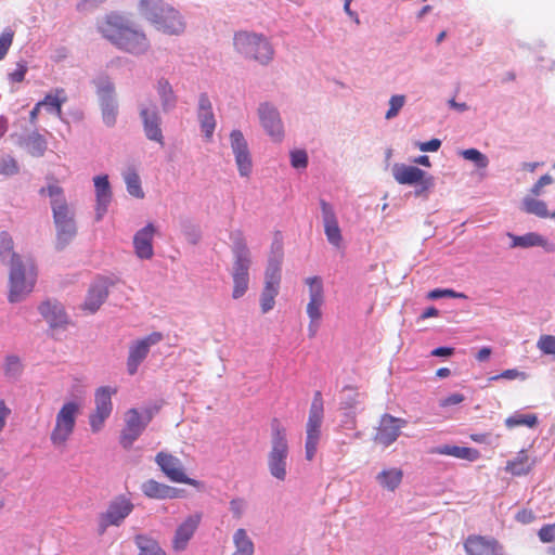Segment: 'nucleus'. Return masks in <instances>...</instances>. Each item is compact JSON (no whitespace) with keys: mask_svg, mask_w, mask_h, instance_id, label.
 I'll return each instance as SVG.
<instances>
[{"mask_svg":"<svg viewBox=\"0 0 555 555\" xmlns=\"http://www.w3.org/2000/svg\"><path fill=\"white\" fill-rule=\"evenodd\" d=\"M392 176L399 184H421L422 191H427L433 185L430 177H426L425 171L415 166L405 164H395L392 166Z\"/></svg>","mask_w":555,"mask_h":555,"instance_id":"obj_17","label":"nucleus"},{"mask_svg":"<svg viewBox=\"0 0 555 555\" xmlns=\"http://www.w3.org/2000/svg\"><path fill=\"white\" fill-rule=\"evenodd\" d=\"M323 399L320 391H315L309 410V416L306 425V459L312 461L321 438V425L323 422Z\"/></svg>","mask_w":555,"mask_h":555,"instance_id":"obj_9","label":"nucleus"},{"mask_svg":"<svg viewBox=\"0 0 555 555\" xmlns=\"http://www.w3.org/2000/svg\"><path fill=\"white\" fill-rule=\"evenodd\" d=\"M96 28L103 38L121 51L140 55L150 49L146 34L121 13L104 15L98 21Z\"/></svg>","mask_w":555,"mask_h":555,"instance_id":"obj_2","label":"nucleus"},{"mask_svg":"<svg viewBox=\"0 0 555 555\" xmlns=\"http://www.w3.org/2000/svg\"><path fill=\"white\" fill-rule=\"evenodd\" d=\"M454 352L453 348L450 347H438L431 351L434 357H450Z\"/></svg>","mask_w":555,"mask_h":555,"instance_id":"obj_60","label":"nucleus"},{"mask_svg":"<svg viewBox=\"0 0 555 555\" xmlns=\"http://www.w3.org/2000/svg\"><path fill=\"white\" fill-rule=\"evenodd\" d=\"M538 537L543 543H552L555 541V522L547 524L540 528Z\"/></svg>","mask_w":555,"mask_h":555,"instance_id":"obj_52","label":"nucleus"},{"mask_svg":"<svg viewBox=\"0 0 555 555\" xmlns=\"http://www.w3.org/2000/svg\"><path fill=\"white\" fill-rule=\"evenodd\" d=\"M508 236L512 238V247L528 248L532 246L546 245V240L542 235L534 232H530L520 236L508 234Z\"/></svg>","mask_w":555,"mask_h":555,"instance_id":"obj_37","label":"nucleus"},{"mask_svg":"<svg viewBox=\"0 0 555 555\" xmlns=\"http://www.w3.org/2000/svg\"><path fill=\"white\" fill-rule=\"evenodd\" d=\"M537 347L544 354H555V336L541 335L538 339Z\"/></svg>","mask_w":555,"mask_h":555,"instance_id":"obj_47","label":"nucleus"},{"mask_svg":"<svg viewBox=\"0 0 555 555\" xmlns=\"http://www.w3.org/2000/svg\"><path fill=\"white\" fill-rule=\"evenodd\" d=\"M320 206L322 210V219L326 238L332 245L339 246L343 237L335 211L333 207L324 199L320 201Z\"/></svg>","mask_w":555,"mask_h":555,"instance_id":"obj_22","label":"nucleus"},{"mask_svg":"<svg viewBox=\"0 0 555 555\" xmlns=\"http://www.w3.org/2000/svg\"><path fill=\"white\" fill-rule=\"evenodd\" d=\"M308 287L309 301L307 304V314L309 318L322 319V307L325 304V293L323 281L320 276H309L305 280Z\"/></svg>","mask_w":555,"mask_h":555,"instance_id":"obj_19","label":"nucleus"},{"mask_svg":"<svg viewBox=\"0 0 555 555\" xmlns=\"http://www.w3.org/2000/svg\"><path fill=\"white\" fill-rule=\"evenodd\" d=\"M442 297L466 298V296L463 293H456L455 291L450 288H436L428 293V298L430 299H439Z\"/></svg>","mask_w":555,"mask_h":555,"instance_id":"obj_51","label":"nucleus"},{"mask_svg":"<svg viewBox=\"0 0 555 555\" xmlns=\"http://www.w3.org/2000/svg\"><path fill=\"white\" fill-rule=\"evenodd\" d=\"M67 101V96L65 94L64 89L57 88L54 90V93H48L42 101V106H47L48 109H53L55 115L61 118L62 117V105Z\"/></svg>","mask_w":555,"mask_h":555,"instance_id":"obj_35","label":"nucleus"},{"mask_svg":"<svg viewBox=\"0 0 555 555\" xmlns=\"http://www.w3.org/2000/svg\"><path fill=\"white\" fill-rule=\"evenodd\" d=\"M105 0H81L77 4V10L79 11H89L96 8L99 4L103 3Z\"/></svg>","mask_w":555,"mask_h":555,"instance_id":"obj_58","label":"nucleus"},{"mask_svg":"<svg viewBox=\"0 0 555 555\" xmlns=\"http://www.w3.org/2000/svg\"><path fill=\"white\" fill-rule=\"evenodd\" d=\"M430 453L453 456L469 462L477 461L480 457V452L477 449L451 444L435 447L430 450Z\"/></svg>","mask_w":555,"mask_h":555,"instance_id":"obj_29","label":"nucleus"},{"mask_svg":"<svg viewBox=\"0 0 555 555\" xmlns=\"http://www.w3.org/2000/svg\"><path fill=\"white\" fill-rule=\"evenodd\" d=\"M463 545L467 555H505L503 546L492 537L470 534Z\"/></svg>","mask_w":555,"mask_h":555,"instance_id":"obj_16","label":"nucleus"},{"mask_svg":"<svg viewBox=\"0 0 555 555\" xmlns=\"http://www.w3.org/2000/svg\"><path fill=\"white\" fill-rule=\"evenodd\" d=\"M533 463L527 452L521 450L517 456L506 462L505 472L514 476L527 475L532 469Z\"/></svg>","mask_w":555,"mask_h":555,"instance_id":"obj_32","label":"nucleus"},{"mask_svg":"<svg viewBox=\"0 0 555 555\" xmlns=\"http://www.w3.org/2000/svg\"><path fill=\"white\" fill-rule=\"evenodd\" d=\"M155 462L171 481L191 486L196 483L194 479L185 475L181 461L172 454L163 451L158 452L155 456Z\"/></svg>","mask_w":555,"mask_h":555,"instance_id":"obj_15","label":"nucleus"},{"mask_svg":"<svg viewBox=\"0 0 555 555\" xmlns=\"http://www.w3.org/2000/svg\"><path fill=\"white\" fill-rule=\"evenodd\" d=\"M438 314H439V311L435 307H428L421 314V319L425 320L428 318L437 317Z\"/></svg>","mask_w":555,"mask_h":555,"instance_id":"obj_64","label":"nucleus"},{"mask_svg":"<svg viewBox=\"0 0 555 555\" xmlns=\"http://www.w3.org/2000/svg\"><path fill=\"white\" fill-rule=\"evenodd\" d=\"M152 418L153 414L151 410H147L145 415H141L137 409H129L125 414V426L119 436L121 447L126 450L130 449L133 442L142 435Z\"/></svg>","mask_w":555,"mask_h":555,"instance_id":"obj_10","label":"nucleus"},{"mask_svg":"<svg viewBox=\"0 0 555 555\" xmlns=\"http://www.w3.org/2000/svg\"><path fill=\"white\" fill-rule=\"evenodd\" d=\"M95 188V219L100 221L107 211L108 205L112 202V190L106 175L96 176L93 179Z\"/></svg>","mask_w":555,"mask_h":555,"instance_id":"obj_20","label":"nucleus"},{"mask_svg":"<svg viewBox=\"0 0 555 555\" xmlns=\"http://www.w3.org/2000/svg\"><path fill=\"white\" fill-rule=\"evenodd\" d=\"M143 16L164 34L179 36L184 33L186 23L182 14L163 0H141Z\"/></svg>","mask_w":555,"mask_h":555,"instance_id":"obj_4","label":"nucleus"},{"mask_svg":"<svg viewBox=\"0 0 555 555\" xmlns=\"http://www.w3.org/2000/svg\"><path fill=\"white\" fill-rule=\"evenodd\" d=\"M133 507L128 498L124 495L115 498L99 517V533L103 534L111 526H119L131 514Z\"/></svg>","mask_w":555,"mask_h":555,"instance_id":"obj_12","label":"nucleus"},{"mask_svg":"<svg viewBox=\"0 0 555 555\" xmlns=\"http://www.w3.org/2000/svg\"><path fill=\"white\" fill-rule=\"evenodd\" d=\"M520 375H524V374L520 373L519 371H517L516 369H509V370L503 371L499 375H495V376L491 377V379L492 380L500 379V378L515 379V378L519 377Z\"/></svg>","mask_w":555,"mask_h":555,"instance_id":"obj_57","label":"nucleus"},{"mask_svg":"<svg viewBox=\"0 0 555 555\" xmlns=\"http://www.w3.org/2000/svg\"><path fill=\"white\" fill-rule=\"evenodd\" d=\"M291 163L294 168H306L308 164L307 153L302 150L292 152Z\"/></svg>","mask_w":555,"mask_h":555,"instance_id":"obj_53","label":"nucleus"},{"mask_svg":"<svg viewBox=\"0 0 555 555\" xmlns=\"http://www.w3.org/2000/svg\"><path fill=\"white\" fill-rule=\"evenodd\" d=\"M14 33L11 29H5L0 35V61L4 59L10 47L13 42Z\"/></svg>","mask_w":555,"mask_h":555,"instance_id":"obj_49","label":"nucleus"},{"mask_svg":"<svg viewBox=\"0 0 555 555\" xmlns=\"http://www.w3.org/2000/svg\"><path fill=\"white\" fill-rule=\"evenodd\" d=\"M278 293H279V286L264 284L263 291L261 293V298H260L261 311L263 313H267L268 311L273 309L274 304H275V297H276Z\"/></svg>","mask_w":555,"mask_h":555,"instance_id":"obj_41","label":"nucleus"},{"mask_svg":"<svg viewBox=\"0 0 555 555\" xmlns=\"http://www.w3.org/2000/svg\"><path fill=\"white\" fill-rule=\"evenodd\" d=\"M107 295L108 291L104 285L91 286L82 305V309L89 313H94L105 301Z\"/></svg>","mask_w":555,"mask_h":555,"instance_id":"obj_31","label":"nucleus"},{"mask_svg":"<svg viewBox=\"0 0 555 555\" xmlns=\"http://www.w3.org/2000/svg\"><path fill=\"white\" fill-rule=\"evenodd\" d=\"M230 508L234 516L240 518L243 514L244 501L242 499H233L230 502Z\"/></svg>","mask_w":555,"mask_h":555,"instance_id":"obj_59","label":"nucleus"},{"mask_svg":"<svg viewBox=\"0 0 555 555\" xmlns=\"http://www.w3.org/2000/svg\"><path fill=\"white\" fill-rule=\"evenodd\" d=\"M463 401L464 396L462 393H452L440 401V406L446 408L450 405H456L462 403Z\"/></svg>","mask_w":555,"mask_h":555,"instance_id":"obj_55","label":"nucleus"},{"mask_svg":"<svg viewBox=\"0 0 555 555\" xmlns=\"http://www.w3.org/2000/svg\"><path fill=\"white\" fill-rule=\"evenodd\" d=\"M281 267L278 261H270L266 271V283L268 285L280 286Z\"/></svg>","mask_w":555,"mask_h":555,"instance_id":"obj_45","label":"nucleus"},{"mask_svg":"<svg viewBox=\"0 0 555 555\" xmlns=\"http://www.w3.org/2000/svg\"><path fill=\"white\" fill-rule=\"evenodd\" d=\"M39 311L51 327H63L67 324V315L60 302L44 301L39 306Z\"/></svg>","mask_w":555,"mask_h":555,"instance_id":"obj_27","label":"nucleus"},{"mask_svg":"<svg viewBox=\"0 0 555 555\" xmlns=\"http://www.w3.org/2000/svg\"><path fill=\"white\" fill-rule=\"evenodd\" d=\"M408 421L400 417H395L388 413L380 416L374 441L383 447L392 444L401 434V429L405 427Z\"/></svg>","mask_w":555,"mask_h":555,"instance_id":"obj_13","label":"nucleus"},{"mask_svg":"<svg viewBox=\"0 0 555 555\" xmlns=\"http://www.w3.org/2000/svg\"><path fill=\"white\" fill-rule=\"evenodd\" d=\"M18 170L17 165L14 159H9L5 166L0 170V172L4 175H13Z\"/></svg>","mask_w":555,"mask_h":555,"instance_id":"obj_61","label":"nucleus"},{"mask_svg":"<svg viewBox=\"0 0 555 555\" xmlns=\"http://www.w3.org/2000/svg\"><path fill=\"white\" fill-rule=\"evenodd\" d=\"M23 370L22 362L16 356H8L4 363V373L10 377H16Z\"/></svg>","mask_w":555,"mask_h":555,"instance_id":"obj_46","label":"nucleus"},{"mask_svg":"<svg viewBox=\"0 0 555 555\" xmlns=\"http://www.w3.org/2000/svg\"><path fill=\"white\" fill-rule=\"evenodd\" d=\"M271 448L268 453V469L278 481H285L287 477V459L289 447L286 429L278 418L271 421Z\"/></svg>","mask_w":555,"mask_h":555,"instance_id":"obj_5","label":"nucleus"},{"mask_svg":"<svg viewBox=\"0 0 555 555\" xmlns=\"http://www.w3.org/2000/svg\"><path fill=\"white\" fill-rule=\"evenodd\" d=\"M405 103L404 95H392L389 100V109L386 112L385 117L387 119H391L396 117L399 111L403 107Z\"/></svg>","mask_w":555,"mask_h":555,"instance_id":"obj_48","label":"nucleus"},{"mask_svg":"<svg viewBox=\"0 0 555 555\" xmlns=\"http://www.w3.org/2000/svg\"><path fill=\"white\" fill-rule=\"evenodd\" d=\"M116 392L117 389L109 386H102L95 390V408L89 415V424L92 433H99L103 428L105 421L109 417L113 411L112 396Z\"/></svg>","mask_w":555,"mask_h":555,"instance_id":"obj_11","label":"nucleus"},{"mask_svg":"<svg viewBox=\"0 0 555 555\" xmlns=\"http://www.w3.org/2000/svg\"><path fill=\"white\" fill-rule=\"evenodd\" d=\"M128 193L135 198H143L144 192L141 186V179L134 169H129L124 175Z\"/></svg>","mask_w":555,"mask_h":555,"instance_id":"obj_39","label":"nucleus"},{"mask_svg":"<svg viewBox=\"0 0 555 555\" xmlns=\"http://www.w3.org/2000/svg\"><path fill=\"white\" fill-rule=\"evenodd\" d=\"M235 551L232 555H253L254 543L248 538L245 529H237L233 535Z\"/></svg>","mask_w":555,"mask_h":555,"instance_id":"obj_36","label":"nucleus"},{"mask_svg":"<svg viewBox=\"0 0 555 555\" xmlns=\"http://www.w3.org/2000/svg\"><path fill=\"white\" fill-rule=\"evenodd\" d=\"M80 405L75 401L65 402L55 416V424L50 434V441L56 448L65 447L76 427Z\"/></svg>","mask_w":555,"mask_h":555,"instance_id":"obj_8","label":"nucleus"},{"mask_svg":"<svg viewBox=\"0 0 555 555\" xmlns=\"http://www.w3.org/2000/svg\"><path fill=\"white\" fill-rule=\"evenodd\" d=\"M230 141L240 175L242 177H249L253 162L243 133L240 130H233L230 134Z\"/></svg>","mask_w":555,"mask_h":555,"instance_id":"obj_18","label":"nucleus"},{"mask_svg":"<svg viewBox=\"0 0 555 555\" xmlns=\"http://www.w3.org/2000/svg\"><path fill=\"white\" fill-rule=\"evenodd\" d=\"M461 155L465 159L474 162L477 165V167H479V168H486L489 164L487 156L485 154H482L480 151H478L477 149L463 150L461 152Z\"/></svg>","mask_w":555,"mask_h":555,"instance_id":"obj_44","label":"nucleus"},{"mask_svg":"<svg viewBox=\"0 0 555 555\" xmlns=\"http://www.w3.org/2000/svg\"><path fill=\"white\" fill-rule=\"evenodd\" d=\"M201 519V514L191 515L177 528L172 539V547L175 551H183L186 547L189 541L194 535Z\"/></svg>","mask_w":555,"mask_h":555,"instance_id":"obj_24","label":"nucleus"},{"mask_svg":"<svg viewBox=\"0 0 555 555\" xmlns=\"http://www.w3.org/2000/svg\"><path fill=\"white\" fill-rule=\"evenodd\" d=\"M522 210L527 214L534 215L542 219L550 217L546 203L534 197L528 196L524 198Z\"/></svg>","mask_w":555,"mask_h":555,"instance_id":"obj_38","label":"nucleus"},{"mask_svg":"<svg viewBox=\"0 0 555 555\" xmlns=\"http://www.w3.org/2000/svg\"><path fill=\"white\" fill-rule=\"evenodd\" d=\"M140 115L143 120L144 132L147 139L164 145V135L160 129V118L157 112H150L147 108H142Z\"/></svg>","mask_w":555,"mask_h":555,"instance_id":"obj_28","label":"nucleus"},{"mask_svg":"<svg viewBox=\"0 0 555 555\" xmlns=\"http://www.w3.org/2000/svg\"><path fill=\"white\" fill-rule=\"evenodd\" d=\"M134 543L139 550L138 555H166L159 543L150 535L138 534L134 538Z\"/></svg>","mask_w":555,"mask_h":555,"instance_id":"obj_34","label":"nucleus"},{"mask_svg":"<svg viewBox=\"0 0 555 555\" xmlns=\"http://www.w3.org/2000/svg\"><path fill=\"white\" fill-rule=\"evenodd\" d=\"M441 141L439 139H431L430 141L420 144V150L423 152H436L439 150Z\"/></svg>","mask_w":555,"mask_h":555,"instance_id":"obj_56","label":"nucleus"},{"mask_svg":"<svg viewBox=\"0 0 555 555\" xmlns=\"http://www.w3.org/2000/svg\"><path fill=\"white\" fill-rule=\"evenodd\" d=\"M344 397L341 398L340 405L343 409L351 410L359 404V392L353 387H345Z\"/></svg>","mask_w":555,"mask_h":555,"instance_id":"obj_43","label":"nucleus"},{"mask_svg":"<svg viewBox=\"0 0 555 555\" xmlns=\"http://www.w3.org/2000/svg\"><path fill=\"white\" fill-rule=\"evenodd\" d=\"M309 319H310V322L308 325L309 336L314 337L319 330L321 319H313V318H309Z\"/></svg>","mask_w":555,"mask_h":555,"instance_id":"obj_62","label":"nucleus"},{"mask_svg":"<svg viewBox=\"0 0 555 555\" xmlns=\"http://www.w3.org/2000/svg\"><path fill=\"white\" fill-rule=\"evenodd\" d=\"M233 246L232 253L234 255L233 262V292L232 297L234 299L241 298L248 289L249 283V267H250V254L246 244L245 238L241 232L233 234Z\"/></svg>","mask_w":555,"mask_h":555,"instance_id":"obj_6","label":"nucleus"},{"mask_svg":"<svg viewBox=\"0 0 555 555\" xmlns=\"http://www.w3.org/2000/svg\"><path fill=\"white\" fill-rule=\"evenodd\" d=\"M491 348L482 347L476 354V359L480 362L487 361L491 356Z\"/></svg>","mask_w":555,"mask_h":555,"instance_id":"obj_63","label":"nucleus"},{"mask_svg":"<svg viewBox=\"0 0 555 555\" xmlns=\"http://www.w3.org/2000/svg\"><path fill=\"white\" fill-rule=\"evenodd\" d=\"M156 229L153 223H147L139 230L133 237L135 255L141 259H151L154 255L153 237Z\"/></svg>","mask_w":555,"mask_h":555,"instance_id":"obj_23","label":"nucleus"},{"mask_svg":"<svg viewBox=\"0 0 555 555\" xmlns=\"http://www.w3.org/2000/svg\"><path fill=\"white\" fill-rule=\"evenodd\" d=\"M505 426L509 429L517 426L534 427L538 424V417L535 414H521L515 413L505 420Z\"/></svg>","mask_w":555,"mask_h":555,"instance_id":"obj_40","label":"nucleus"},{"mask_svg":"<svg viewBox=\"0 0 555 555\" xmlns=\"http://www.w3.org/2000/svg\"><path fill=\"white\" fill-rule=\"evenodd\" d=\"M197 117L202 131L204 132L206 139L210 140L216 128V119L212 113L211 102L205 93L201 94L198 100Z\"/></svg>","mask_w":555,"mask_h":555,"instance_id":"obj_25","label":"nucleus"},{"mask_svg":"<svg viewBox=\"0 0 555 555\" xmlns=\"http://www.w3.org/2000/svg\"><path fill=\"white\" fill-rule=\"evenodd\" d=\"M141 490L150 499L164 500L180 496L182 490L149 479L142 483Z\"/></svg>","mask_w":555,"mask_h":555,"instance_id":"obj_26","label":"nucleus"},{"mask_svg":"<svg viewBox=\"0 0 555 555\" xmlns=\"http://www.w3.org/2000/svg\"><path fill=\"white\" fill-rule=\"evenodd\" d=\"M234 48L244 57L262 65L268 64L274 55V49L268 38L256 33H236L234 35Z\"/></svg>","mask_w":555,"mask_h":555,"instance_id":"obj_7","label":"nucleus"},{"mask_svg":"<svg viewBox=\"0 0 555 555\" xmlns=\"http://www.w3.org/2000/svg\"><path fill=\"white\" fill-rule=\"evenodd\" d=\"M535 519V515L531 509L522 508L516 514V520L524 525L531 524Z\"/></svg>","mask_w":555,"mask_h":555,"instance_id":"obj_54","label":"nucleus"},{"mask_svg":"<svg viewBox=\"0 0 555 555\" xmlns=\"http://www.w3.org/2000/svg\"><path fill=\"white\" fill-rule=\"evenodd\" d=\"M27 70V63L25 61H20L16 63V68L13 72L9 73L8 77L12 82L20 83L24 81Z\"/></svg>","mask_w":555,"mask_h":555,"instance_id":"obj_50","label":"nucleus"},{"mask_svg":"<svg viewBox=\"0 0 555 555\" xmlns=\"http://www.w3.org/2000/svg\"><path fill=\"white\" fill-rule=\"evenodd\" d=\"M158 94L162 99L164 109L170 108L175 105L176 98L168 81L160 80L158 82Z\"/></svg>","mask_w":555,"mask_h":555,"instance_id":"obj_42","label":"nucleus"},{"mask_svg":"<svg viewBox=\"0 0 555 555\" xmlns=\"http://www.w3.org/2000/svg\"><path fill=\"white\" fill-rule=\"evenodd\" d=\"M260 121L274 141H281L283 138V125L279 112L269 104H261L259 107Z\"/></svg>","mask_w":555,"mask_h":555,"instance_id":"obj_21","label":"nucleus"},{"mask_svg":"<svg viewBox=\"0 0 555 555\" xmlns=\"http://www.w3.org/2000/svg\"><path fill=\"white\" fill-rule=\"evenodd\" d=\"M102 95V117L107 126H114L117 117V105L113 99L114 87L112 85L106 86L103 89Z\"/></svg>","mask_w":555,"mask_h":555,"instance_id":"obj_30","label":"nucleus"},{"mask_svg":"<svg viewBox=\"0 0 555 555\" xmlns=\"http://www.w3.org/2000/svg\"><path fill=\"white\" fill-rule=\"evenodd\" d=\"M162 339V333L153 332L130 346L127 359V371L130 375H134L138 372L139 365L147 357L151 346L158 344Z\"/></svg>","mask_w":555,"mask_h":555,"instance_id":"obj_14","label":"nucleus"},{"mask_svg":"<svg viewBox=\"0 0 555 555\" xmlns=\"http://www.w3.org/2000/svg\"><path fill=\"white\" fill-rule=\"evenodd\" d=\"M0 260L9 267V301L17 302L31 293L37 271L31 259H24L14 250L12 236L0 233Z\"/></svg>","mask_w":555,"mask_h":555,"instance_id":"obj_1","label":"nucleus"},{"mask_svg":"<svg viewBox=\"0 0 555 555\" xmlns=\"http://www.w3.org/2000/svg\"><path fill=\"white\" fill-rule=\"evenodd\" d=\"M39 193L50 197L53 222L56 228V247L63 249L76 235L74 210L66 201L64 190L57 183H50Z\"/></svg>","mask_w":555,"mask_h":555,"instance_id":"obj_3","label":"nucleus"},{"mask_svg":"<svg viewBox=\"0 0 555 555\" xmlns=\"http://www.w3.org/2000/svg\"><path fill=\"white\" fill-rule=\"evenodd\" d=\"M402 478L403 472L397 467L384 469L376 477L378 483L388 491H395L402 482Z\"/></svg>","mask_w":555,"mask_h":555,"instance_id":"obj_33","label":"nucleus"}]
</instances>
